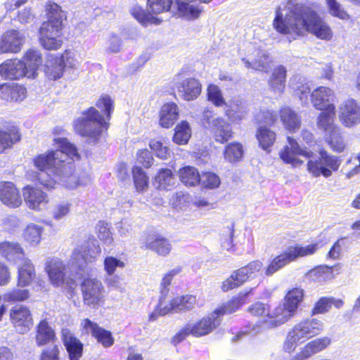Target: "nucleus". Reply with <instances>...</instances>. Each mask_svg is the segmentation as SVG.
<instances>
[{"label": "nucleus", "instance_id": "obj_1", "mask_svg": "<svg viewBox=\"0 0 360 360\" xmlns=\"http://www.w3.org/2000/svg\"><path fill=\"white\" fill-rule=\"evenodd\" d=\"M54 142L57 150L41 154L34 160V166L39 170V183L48 189L54 188L56 185L75 188L87 184L89 177L72 173L69 162L70 159H79L77 148L64 138L54 139Z\"/></svg>", "mask_w": 360, "mask_h": 360}, {"label": "nucleus", "instance_id": "obj_2", "mask_svg": "<svg viewBox=\"0 0 360 360\" xmlns=\"http://www.w3.org/2000/svg\"><path fill=\"white\" fill-rule=\"evenodd\" d=\"M273 27L284 34L301 36L309 32L322 40L329 41L333 37L330 26L316 13L292 0L277 9Z\"/></svg>", "mask_w": 360, "mask_h": 360}, {"label": "nucleus", "instance_id": "obj_3", "mask_svg": "<svg viewBox=\"0 0 360 360\" xmlns=\"http://www.w3.org/2000/svg\"><path fill=\"white\" fill-rule=\"evenodd\" d=\"M108 127V122L94 107L84 110L82 115L74 122L76 133L94 143L99 140Z\"/></svg>", "mask_w": 360, "mask_h": 360}, {"label": "nucleus", "instance_id": "obj_4", "mask_svg": "<svg viewBox=\"0 0 360 360\" xmlns=\"http://www.w3.org/2000/svg\"><path fill=\"white\" fill-rule=\"evenodd\" d=\"M325 326L322 320L316 318L304 319L296 323L288 332L283 344L285 352L291 353L298 345L321 334Z\"/></svg>", "mask_w": 360, "mask_h": 360}, {"label": "nucleus", "instance_id": "obj_5", "mask_svg": "<svg viewBox=\"0 0 360 360\" xmlns=\"http://www.w3.org/2000/svg\"><path fill=\"white\" fill-rule=\"evenodd\" d=\"M101 254V250L98 241L94 239L85 241L74 248L68 264L75 268L78 274L88 273V265L95 262Z\"/></svg>", "mask_w": 360, "mask_h": 360}, {"label": "nucleus", "instance_id": "obj_6", "mask_svg": "<svg viewBox=\"0 0 360 360\" xmlns=\"http://www.w3.org/2000/svg\"><path fill=\"white\" fill-rule=\"evenodd\" d=\"M319 249L318 243H311L303 246L295 245L288 247L283 252L275 257L264 269V274L271 276L290 262L299 257H307L314 255Z\"/></svg>", "mask_w": 360, "mask_h": 360}, {"label": "nucleus", "instance_id": "obj_7", "mask_svg": "<svg viewBox=\"0 0 360 360\" xmlns=\"http://www.w3.org/2000/svg\"><path fill=\"white\" fill-rule=\"evenodd\" d=\"M221 322L214 311L195 322L186 323L172 338L174 344L179 343L186 337L191 335L194 337H201L210 333Z\"/></svg>", "mask_w": 360, "mask_h": 360}, {"label": "nucleus", "instance_id": "obj_8", "mask_svg": "<svg viewBox=\"0 0 360 360\" xmlns=\"http://www.w3.org/2000/svg\"><path fill=\"white\" fill-rule=\"evenodd\" d=\"M340 157L332 155L322 148L319 150V156L315 160L307 162V170L314 177L323 176L328 178L333 172H337L341 165Z\"/></svg>", "mask_w": 360, "mask_h": 360}, {"label": "nucleus", "instance_id": "obj_9", "mask_svg": "<svg viewBox=\"0 0 360 360\" xmlns=\"http://www.w3.org/2000/svg\"><path fill=\"white\" fill-rule=\"evenodd\" d=\"M263 264L259 260L250 262L245 266L233 271L231 275L223 282L221 289L229 291L243 285L245 282L262 276Z\"/></svg>", "mask_w": 360, "mask_h": 360}, {"label": "nucleus", "instance_id": "obj_10", "mask_svg": "<svg viewBox=\"0 0 360 360\" xmlns=\"http://www.w3.org/2000/svg\"><path fill=\"white\" fill-rule=\"evenodd\" d=\"M84 304L98 309L105 302L106 292L102 282L96 278H84L80 285Z\"/></svg>", "mask_w": 360, "mask_h": 360}, {"label": "nucleus", "instance_id": "obj_11", "mask_svg": "<svg viewBox=\"0 0 360 360\" xmlns=\"http://www.w3.org/2000/svg\"><path fill=\"white\" fill-rule=\"evenodd\" d=\"M205 127L213 134L216 141L224 143L232 137L231 124L224 118L217 117L213 111L205 110L202 116Z\"/></svg>", "mask_w": 360, "mask_h": 360}, {"label": "nucleus", "instance_id": "obj_12", "mask_svg": "<svg viewBox=\"0 0 360 360\" xmlns=\"http://www.w3.org/2000/svg\"><path fill=\"white\" fill-rule=\"evenodd\" d=\"M287 139L288 144L279 152V157L283 162L297 167L304 163V161L300 160L299 156L308 159L312 158L314 153L311 150L300 146L298 142L290 136H288Z\"/></svg>", "mask_w": 360, "mask_h": 360}, {"label": "nucleus", "instance_id": "obj_13", "mask_svg": "<svg viewBox=\"0 0 360 360\" xmlns=\"http://www.w3.org/2000/svg\"><path fill=\"white\" fill-rule=\"evenodd\" d=\"M338 117L345 127L357 125L360 123V104L352 98L342 101L338 106Z\"/></svg>", "mask_w": 360, "mask_h": 360}, {"label": "nucleus", "instance_id": "obj_14", "mask_svg": "<svg viewBox=\"0 0 360 360\" xmlns=\"http://www.w3.org/2000/svg\"><path fill=\"white\" fill-rule=\"evenodd\" d=\"M61 30V27H55L50 24H42L39 37L41 46L46 50L60 49L63 44Z\"/></svg>", "mask_w": 360, "mask_h": 360}, {"label": "nucleus", "instance_id": "obj_15", "mask_svg": "<svg viewBox=\"0 0 360 360\" xmlns=\"http://www.w3.org/2000/svg\"><path fill=\"white\" fill-rule=\"evenodd\" d=\"M10 318L15 330L20 334L27 333L33 325V319L29 308L15 305L10 311Z\"/></svg>", "mask_w": 360, "mask_h": 360}, {"label": "nucleus", "instance_id": "obj_16", "mask_svg": "<svg viewBox=\"0 0 360 360\" xmlns=\"http://www.w3.org/2000/svg\"><path fill=\"white\" fill-rule=\"evenodd\" d=\"M336 98L335 91L327 86H319L311 94L313 106L319 110L328 109L330 112L335 110L334 102Z\"/></svg>", "mask_w": 360, "mask_h": 360}, {"label": "nucleus", "instance_id": "obj_17", "mask_svg": "<svg viewBox=\"0 0 360 360\" xmlns=\"http://www.w3.org/2000/svg\"><path fill=\"white\" fill-rule=\"evenodd\" d=\"M50 283L56 286H61L65 281L66 264L58 257H49L46 259L44 266Z\"/></svg>", "mask_w": 360, "mask_h": 360}, {"label": "nucleus", "instance_id": "obj_18", "mask_svg": "<svg viewBox=\"0 0 360 360\" xmlns=\"http://www.w3.org/2000/svg\"><path fill=\"white\" fill-rule=\"evenodd\" d=\"M24 42L23 32L15 30H8L0 38V52L18 53L21 50Z\"/></svg>", "mask_w": 360, "mask_h": 360}, {"label": "nucleus", "instance_id": "obj_19", "mask_svg": "<svg viewBox=\"0 0 360 360\" xmlns=\"http://www.w3.org/2000/svg\"><path fill=\"white\" fill-rule=\"evenodd\" d=\"M81 325L86 333L91 334L104 347H110L114 344L112 333L100 327L96 323L85 319Z\"/></svg>", "mask_w": 360, "mask_h": 360}, {"label": "nucleus", "instance_id": "obj_20", "mask_svg": "<svg viewBox=\"0 0 360 360\" xmlns=\"http://www.w3.org/2000/svg\"><path fill=\"white\" fill-rule=\"evenodd\" d=\"M143 244L146 250L153 251L161 257H167L172 250L169 240L159 234L148 235Z\"/></svg>", "mask_w": 360, "mask_h": 360}, {"label": "nucleus", "instance_id": "obj_21", "mask_svg": "<svg viewBox=\"0 0 360 360\" xmlns=\"http://www.w3.org/2000/svg\"><path fill=\"white\" fill-rule=\"evenodd\" d=\"M23 196L26 205L30 209L40 211L44 210L49 202L46 193L39 188L26 186L23 189Z\"/></svg>", "mask_w": 360, "mask_h": 360}, {"label": "nucleus", "instance_id": "obj_22", "mask_svg": "<svg viewBox=\"0 0 360 360\" xmlns=\"http://www.w3.org/2000/svg\"><path fill=\"white\" fill-rule=\"evenodd\" d=\"M295 313L288 308L283 302L271 309L269 319L265 321L266 328H275L286 322L295 316Z\"/></svg>", "mask_w": 360, "mask_h": 360}, {"label": "nucleus", "instance_id": "obj_23", "mask_svg": "<svg viewBox=\"0 0 360 360\" xmlns=\"http://www.w3.org/2000/svg\"><path fill=\"white\" fill-rule=\"evenodd\" d=\"M26 65L21 60H8L0 65V75L4 79H19L27 77Z\"/></svg>", "mask_w": 360, "mask_h": 360}, {"label": "nucleus", "instance_id": "obj_24", "mask_svg": "<svg viewBox=\"0 0 360 360\" xmlns=\"http://www.w3.org/2000/svg\"><path fill=\"white\" fill-rule=\"evenodd\" d=\"M0 200L12 208L18 207L22 203V198L15 185L8 181L0 183Z\"/></svg>", "mask_w": 360, "mask_h": 360}, {"label": "nucleus", "instance_id": "obj_25", "mask_svg": "<svg viewBox=\"0 0 360 360\" xmlns=\"http://www.w3.org/2000/svg\"><path fill=\"white\" fill-rule=\"evenodd\" d=\"M61 333L70 360H79L83 353V344L68 328H63Z\"/></svg>", "mask_w": 360, "mask_h": 360}, {"label": "nucleus", "instance_id": "obj_26", "mask_svg": "<svg viewBox=\"0 0 360 360\" xmlns=\"http://www.w3.org/2000/svg\"><path fill=\"white\" fill-rule=\"evenodd\" d=\"M0 255L8 262L16 263L25 259V251L21 245L15 241L0 243Z\"/></svg>", "mask_w": 360, "mask_h": 360}, {"label": "nucleus", "instance_id": "obj_27", "mask_svg": "<svg viewBox=\"0 0 360 360\" xmlns=\"http://www.w3.org/2000/svg\"><path fill=\"white\" fill-rule=\"evenodd\" d=\"M179 95L186 101L195 99L201 92L200 82L194 78H186L176 84Z\"/></svg>", "mask_w": 360, "mask_h": 360}, {"label": "nucleus", "instance_id": "obj_28", "mask_svg": "<svg viewBox=\"0 0 360 360\" xmlns=\"http://www.w3.org/2000/svg\"><path fill=\"white\" fill-rule=\"evenodd\" d=\"M252 289L244 290L238 293V295L233 297L231 300L222 304L219 307L214 311L217 316L220 317L226 314H231L238 310L242 305L246 302L247 297L251 293Z\"/></svg>", "mask_w": 360, "mask_h": 360}, {"label": "nucleus", "instance_id": "obj_29", "mask_svg": "<svg viewBox=\"0 0 360 360\" xmlns=\"http://www.w3.org/2000/svg\"><path fill=\"white\" fill-rule=\"evenodd\" d=\"M22 61L26 65L27 77L34 78L37 75L38 68L42 63L40 51L33 49H29L25 52Z\"/></svg>", "mask_w": 360, "mask_h": 360}, {"label": "nucleus", "instance_id": "obj_30", "mask_svg": "<svg viewBox=\"0 0 360 360\" xmlns=\"http://www.w3.org/2000/svg\"><path fill=\"white\" fill-rule=\"evenodd\" d=\"M56 338L55 331L46 319L41 320L36 328L35 342L37 345L41 347L53 342Z\"/></svg>", "mask_w": 360, "mask_h": 360}, {"label": "nucleus", "instance_id": "obj_31", "mask_svg": "<svg viewBox=\"0 0 360 360\" xmlns=\"http://www.w3.org/2000/svg\"><path fill=\"white\" fill-rule=\"evenodd\" d=\"M35 277V268L28 258L22 259L18 268V285L26 287L29 285Z\"/></svg>", "mask_w": 360, "mask_h": 360}, {"label": "nucleus", "instance_id": "obj_32", "mask_svg": "<svg viewBox=\"0 0 360 360\" xmlns=\"http://www.w3.org/2000/svg\"><path fill=\"white\" fill-rule=\"evenodd\" d=\"M26 89L15 84L0 85V96L6 101H21L26 97Z\"/></svg>", "mask_w": 360, "mask_h": 360}, {"label": "nucleus", "instance_id": "obj_33", "mask_svg": "<svg viewBox=\"0 0 360 360\" xmlns=\"http://www.w3.org/2000/svg\"><path fill=\"white\" fill-rule=\"evenodd\" d=\"M44 72L49 79L56 80L63 75V65L56 56L49 55L44 64Z\"/></svg>", "mask_w": 360, "mask_h": 360}, {"label": "nucleus", "instance_id": "obj_34", "mask_svg": "<svg viewBox=\"0 0 360 360\" xmlns=\"http://www.w3.org/2000/svg\"><path fill=\"white\" fill-rule=\"evenodd\" d=\"M286 69L279 65L275 68L269 79L270 89L276 94L283 92L285 87Z\"/></svg>", "mask_w": 360, "mask_h": 360}, {"label": "nucleus", "instance_id": "obj_35", "mask_svg": "<svg viewBox=\"0 0 360 360\" xmlns=\"http://www.w3.org/2000/svg\"><path fill=\"white\" fill-rule=\"evenodd\" d=\"M178 107L174 103L162 105L160 112V124L164 128L172 127L178 118Z\"/></svg>", "mask_w": 360, "mask_h": 360}, {"label": "nucleus", "instance_id": "obj_36", "mask_svg": "<svg viewBox=\"0 0 360 360\" xmlns=\"http://www.w3.org/2000/svg\"><path fill=\"white\" fill-rule=\"evenodd\" d=\"M321 111L317 119V127L319 129L323 130L325 134H328L339 127L334 123L335 110H333V112L328 109Z\"/></svg>", "mask_w": 360, "mask_h": 360}, {"label": "nucleus", "instance_id": "obj_37", "mask_svg": "<svg viewBox=\"0 0 360 360\" xmlns=\"http://www.w3.org/2000/svg\"><path fill=\"white\" fill-rule=\"evenodd\" d=\"M46 11L48 20L43 24H50L55 27L62 28V21L65 15L61 8L57 4L49 2L46 5Z\"/></svg>", "mask_w": 360, "mask_h": 360}, {"label": "nucleus", "instance_id": "obj_38", "mask_svg": "<svg viewBox=\"0 0 360 360\" xmlns=\"http://www.w3.org/2000/svg\"><path fill=\"white\" fill-rule=\"evenodd\" d=\"M281 119L285 127L290 131H294L300 128V117L288 107L281 108Z\"/></svg>", "mask_w": 360, "mask_h": 360}, {"label": "nucleus", "instance_id": "obj_39", "mask_svg": "<svg viewBox=\"0 0 360 360\" xmlns=\"http://www.w3.org/2000/svg\"><path fill=\"white\" fill-rule=\"evenodd\" d=\"M325 141L330 148L336 153H342L346 147V142L342 136L340 127L328 134H325Z\"/></svg>", "mask_w": 360, "mask_h": 360}, {"label": "nucleus", "instance_id": "obj_40", "mask_svg": "<svg viewBox=\"0 0 360 360\" xmlns=\"http://www.w3.org/2000/svg\"><path fill=\"white\" fill-rule=\"evenodd\" d=\"M256 137L259 146L264 150H269L276 141V133L266 126L257 129Z\"/></svg>", "mask_w": 360, "mask_h": 360}, {"label": "nucleus", "instance_id": "obj_41", "mask_svg": "<svg viewBox=\"0 0 360 360\" xmlns=\"http://www.w3.org/2000/svg\"><path fill=\"white\" fill-rule=\"evenodd\" d=\"M174 184L175 179L169 169H160L155 177V185L160 190H171Z\"/></svg>", "mask_w": 360, "mask_h": 360}, {"label": "nucleus", "instance_id": "obj_42", "mask_svg": "<svg viewBox=\"0 0 360 360\" xmlns=\"http://www.w3.org/2000/svg\"><path fill=\"white\" fill-rule=\"evenodd\" d=\"M179 176L181 181L187 186H195L200 181V174L193 167L186 166L180 169Z\"/></svg>", "mask_w": 360, "mask_h": 360}, {"label": "nucleus", "instance_id": "obj_43", "mask_svg": "<svg viewBox=\"0 0 360 360\" xmlns=\"http://www.w3.org/2000/svg\"><path fill=\"white\" fill-rule=\"evenodd\" d=\"M257 58L250 61V58H242L247 68H252L255 70L266 72L270 67L271 60L266 52L259 51Z\"/></svg>", "mask_w": 360, "mask_h": 360}, {"label": "nucleus", "instance_id": "obj_44", "mask_svg": "<svg viewBox=\"0 0 360 360\" xmlns=\"http://www.w3.org/2000/svg\"><path fill=\"white\" fill-rule=\"evenodd\" d=\"M229 109L226 110V115L233 122H237L244 118L247 114L245 103L240 99L233 101Z\"/></svg>", "mask_w": 360, "mask_h": 360}, {"label": "nucleus", "instance_id": "obj_45", "mask_svg": "<svg viewBox=\"0 0 360 360\" xmlns=\"http://www.w3.org/2000/svg\"><path fill=\"white\" fill-rule=\"evenodd\" d=\"M303 297V290L295 288L288 291L285 296L283 303L295 314L299 305L302 302Z\"/></svg>", "mask_w": 360, "mask_h": 360}, {"label": "nucleus", "instance_id": "obj_46", "mask_svg": "<svg viewBox=\"0 0 360 360\" xmlns=\"http://www.w3.org/2000/svg\"><path fill=\"white\" fill-rule=\"evenodd\" d=\"M191 136V129L187 122L183 121L174 129L173 141L178 145L186 144Z\"/></svg>", "mask_w": 360, "mask_h": 360}, {"label": "nucleus", "instance_id": "obj_47", "mask_svg": "<svg viewBox=\"0 0 360 360\" xmlns=\"http://www.w3.org/2000/svg\"><path fill=\"white\" fill-rule=\"evenodd\" d=\"M249 312L255 316L260 317L259 326L262 329H266L265 321L269 319V314L271 313L270 307L268 304L262 302H256L251 305L248 309Z\"/></svg>", "mask_w": 360, "mask_h": 360}, {"label": "nucleus", "instance_id": "obj_48", "mask_svg": "<svg viewBox=\"0 0 360 360\" xmlns=\"http://www.w3.org/2000/svg\"><path fill=\"white\" fill-rule=\"evenodd\" d=\"M243 146L237 142H233L228 144L224 152L225 160L229 162H236L240 160L243 157Z\"/></svg>", "mask_w": 360, "mask_h": 360}, {"label": "nucleus", "instance_id": "obj_49", "mask_svg": "<svg viewBox=\"0 0 360 360\" xmlns=\"http://www.w3.org/2000/svg\"><path fill=\"white\" fill-rule=\"evenodd\" d=\"M43 230L42 226L30 224L27 226L23 232L24 239L31 245H36L39 243L41 239Z\"/></svg>", "mask_w": 360, "mask_h": 360}, {"label": "nucleus", "instance_id": "obj_50", "mask_svg": "<svg viewBox=\"0 0 360 360\" xmlns=\"http://www.w3.org/2000/svg\"><path fill=\"white\" fill-rule=\"evenodd\" d=\"M20 140L18 132L14 129L4 131L0 130V153L10 148Z\"/></svg>", "mask_w": 360, "mask_h": 360}, {"label": "nucleus", "instance_id": "obj_51", "mask_svg": "<svg viewBox=\"0 0 360 360\" xmlns=\"http://www.w3.org/2000/svg\"><path fill=\"white\" fill-rule=\"evenodd\" d=\"M331 340L328 337H321L316 338L308 343L304 347L312 356L313 355L322 352L326 349L330 344Z\"/></svg>", "mask_w": 360, "mask_h": 360}, {"label": "nucleus", "instance_id": "obj_52", "mask_svg": "<svg viewBox=\"0 0 360 360\" xmlns=\"http://www.w3.org/2000/svg\"><path fill=\"white\" fill-rule=\"evenodd\" d=\"M333 267L328 266H321L309 271L307 276L309 278L317 281L322 282L326 279L333 278Z\"/></svg>", "mask_w": 360, "mask_h": 360}, {"label": "nucleus", "instance_id": "obj_53", "mask_svg": "<svg viewBox=\"0 0 360 360\" xmlns=\"http://www.w3.org/2000/svg\"><path fill=\"white\" fill-rule=\"evenodd\" d=\"M176 307L178 313L193 309L197 304L196 297L191 295L176 297Z\"/></svg>", "mask_w": 360, "mask_h": 360}, {"label": "nucleus", "instance_id": "obj_54", "mask_svg": "<svg viewBox=\"0 0 360 360\" xmlns=\"http://www.w3.org/2000/svg\"><path fill=\"white\" fill-rule=\"evenodd\" d=\"M133 179L135 187L138 191H143L148 186V177L143 170L137 166L133 168Z\"/></svg>", "mask_w": 360, "mask_h": 360}, {"label": "nucleus", "instance_id": "obj_55", "mask_svg": "<svg viewBox=\"0 0 360 360\" xmlns=\"http://www.w3.org/2000/svg\"><path fill=\"white\" fill-rule=\"evenodd\" d=\"M221 184L219 176L214 172H206L200 174V184L202 187L208 189L218 188Z\"/></svg>", "mask_w": 360, "mask_h": 360}, {"label": "nucleus", "instance_id": "obj_56", "mask_svg": "<svg viewBox=\"0 0 360 360\" xmlns=\"http://www.w3.org/2000/svg\"><path fill=\"white\" fill-rule=\"evenodd\" d=\"M30 297V291L27 289L14 288L4 295V300L8 302H23Z\"/></svg>", "mask_w": 360, "mask_h": 360}, {"label": "nucleus", "instance_id": "obj_57", "mask_svg": "<svg viewBox=\"0 0 360 360\" xmlns=\"http://www.w3.org/2000/svg\"><path fill=\"white\" fill-rule=\"evenodd\" d=\"M167 295H160L158 304V310L161 314H167L169 313L175 312L178 313L177 308L176 307V297L172 299H167Z\"/></svg>", "mask_w": 360, "mask_h": 360}, {"label": "nucleus", "instance_id": "obj_58", "mask_svg": "<svg viewBox=\"0 0 360 360\" xmlns=\"http://www.w3.org/2000/svg\"><path fill=\"white\" fill-rule=\"evenodd\" d=\"M208 100L215 106L221 107L226 104L221 91L215 84H210L207 89Z\"/></svg>", "mask_w": 360, "mask_h": 360}, {"label": "nucleus", "instance_id": "obj_59", "mask_svg": "<svg viewBox=\"0 0 360 360\" xmlns=\"http://www.w3.org/2000/svg\"><path fill=\"white\" fill-rule=\"evenodd\" d=\"M103 266L107 275L112 276L117 269H123L125 264L123 261L117 257L108 256L104 259Z\"/></svg>", "mask_w": 360, "mask_h": 360}, {"label": "nucleus", "instance_id": "obj_60", "mask_svg": "<svg viewBox=\"0 0 360 360\" xmlns=\"http://www.w3.org/2000/svg\"><path fill=\"white\" fill-rule=\"evenodd\" d=\"M149 146L159 158L167 159L170 155V150L168 146L160 141L153 139L150 141Z\"/></svg>", "mask_w": 360, "mask_h": 360}, {"label": "nucleus", "instance_id": "obj_61", "mask_svg": "<svg viewBox=\"0 0 360 360\" xmlns=\"http://www.w3.org/2000/svg\"><path fill=\"white\" fill-rule=\"evenodd\" d=\"M181 271V268L179 266L175 267L163 276L160 283V295H167L169 290V285L172 283V281L176 275Z\"/></svg>", "mask_w": 360, "mask_h": 360}, {"label": "nucleus", "instance_id": "obj_62", "mask_svg": "<svg viewBox=\"0 0 360 360\" xmlns=\"http://www.w3.org/2000/svg\"><path fill=\"white\" fill-rule=\"evenodd\" d=\"M329 13L335 17L342 20L349 18V15L337 0H326Z\"/></svg>", "mask_w": 360, "mask_h": 360}, {"label": "nucleus", "instance_id": "obj_63", "mask_svg": "<svg viewBox=\"0 0 360 360\" xmlns=\"http://www.w3.org/2000/svg\"><path fill=\"white\" fill-rule=\"evenodd\" d=\"M71 205L69 202H61L56 205L52 210L53 218L57 221L65 218L70 212Z\"/></svg>", "mask_w": 360, "mask_h": 360}, {"label": "nucleus", "instance_id": "obj_64", "mask_svg": "<svg viewBox=\"0 0 360 360\" xmlns=\"http://www.w3.org/2000/svg\"><path fill=\"white\" fill-rule=\"evenodd\" d=\"M190 201V195L183 191H179L174 193L170 198L169 202L176 208L182 209L184 207L187 206Z\"/></svg>", "mask_w": 360, "mask_h": 360}]
</instances>
